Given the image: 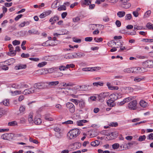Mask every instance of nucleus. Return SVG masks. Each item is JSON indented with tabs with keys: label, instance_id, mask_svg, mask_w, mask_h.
Listing matches in <instances>:
<instances>
[{
	"label": "nucleus",
	"instance_id": "f257e3e1",
	"mask_svg": "<svg viewBox=\"0 0 153 153\" xmlns=\"http://www.w3.org/2000/svg\"><path fill=\"white\" fill-rule=\"evenodd\" d=\"M80 131L77 128H74L70 131L67 134L70 139L76 138L80 134Z\"/></svg>",
	"mask_w": 153,
	"mask_h": 153
},
{
	"label": "nucleus",
	"instance_id": "f03ea898",
	"mask_svg": "<svg viewBox=\"0 0 153 153\" xmlns=\"http://www.w3.org/2000/svg\"><path fill=\"white\" fill-rule=\"evenodd\" d=\"M142 65L145 68L153 67V61L151 60H147L142 63Z\"/></svg>",
	"mask_w": 153,
	"mask_h": 153
},
{
	"label": "nucleus",
	"instance_id": "7ed1b4c3",
	"mask_svg": "<svg viewBox=\"0 0 153 153\" xmlns=\"http://www.w3.org/2000/svg\"><path fill=\"white\" fill-rule=\"evenodd\" d=\"M66 107L71 113H73L74 112L75 108L73 104L70 102H68L66 103Z\"/></svg>",
	"mask_w": 153,
	"mask_h": 153
},
{
	"label": "nucleus",
	"instance_id": "20e7f679",
	"mask_svg": "<svg viewBox=\"0 0 153 153\" xmlns=\"http://www.w3.org/2000/svg\"><path fill=\"white\" fill-rule=\"evenodd\" d=\"M137 102L136 100H134L128 103V108L131 110H135L137 108Z\"/></svg>",
	"mask_w": 153,
	"mask_h": 153
},
{
	"label": "nucleus",
	"instance_id": "39448f33",
	"mask_svg": "<svg viewBox=\"0 0 153 153\" xmlns=\"http://www.w3.org/2000/svg\"><path fill=\"white\" fill-rule=\"evenodd\" d=\"M46 88V86L45 85V83H38L34 84L33 88H34L36 89H44Z\"/></svg>",
	"mask_w": 153,
	"mask_h": 153
},
{
	"label": "nucleus",
	"instance_id": "423d86ee",
	"mask_svg": "<svg viewBox=\"0 0 153 153\" xmlns=\"http://www.w3.org/2000/svg\"><path fill=\"white\" fill-rule=\"evenodd\" d=\"M8 47L9 48V52L7 53V55L11 56L15 55L16 54V51H14L13 48V47L12 45L11 44H9Z\"/></svg>",
	"mask_w": 153,
	"mask_h": 153
},
{
	"label": "nucleus",
	"instance_id": "0eeeda50",
	"mask_svg": "<svg viewBox=\"0 0 153 153\" xmlns=\"http://www.w3.org/2000/svg\"><path fill=\"white\" fill-rule=\"evenodd\" d=\"M36 92V89L34 88H31L25 90L23 92V94L25 95H27L32 94Z\"/></svg>",
	"mask_w": 153,
	"mask_h": 153
},
{
	"label": "nucleus",
	"instance_id": "6e6552de",
	"mask_svg": "<svg viewBox=\"0 0 153 153\" xmlns=\"http://www.w3.org/2000/svg\"><path fill=\"white\" fill-rule=\"evenodd\" d=\"M109 95L108 92L102 93L100 94L98 96V98L100 101H103L105 98Z\"/></svg>",
	"mask_w": 153,
	"mask_h": 153
},
{
	"label": "nucleus",
	"instance_id": "1a4fd4ad",
	"mask_svg": "<svg viewBox=\"0 0 153 153\" xmlns=\"http://www.w3.org/2000/svg\"><path fill=\"white\" fill-rule=\"evenodd\" d=\"M53 130L54 131L56 132L55 134L56 137L58 138H60L61 137V129L59 127H56L54 128Z\"/></svg>",
	"mask_w": 153,
	"mask_h": 153
},
{
	"label": "nucleus",
	"instance_id": "9d476101",
	"mask_svg": "<svg viewBox=\"0 0 153 153\" xmlns=\"http://www.w3.org/2000/svg\"><path fill=\"white\" fill-rule=\"evenodd\" d=\"M76 88L77 90L82 91H86L88 89V87L86 85L77 86Z\"/></svg>",
	"mask_w": 153,
	"mask_h": 153
},
{
	"label": "nucleus",
	"instance_id": "9b49d317",
	"mask_svg": "<svg viewBox=\"0 0 153 153\" xmlns=\"http://www.w3.org/2000/svg\"><path fill=\"white\" fill-rule=\"evenodd\" d=\"M135 143V142L134 141H132L131 143H128L127 144H125L123 145V148L127 149H129L133 146V145Z\"/></svg>",
	"mask_w": 153,
	"mask_h": 153
},
{
	"label": "nucleus",
	"instance_id": "f8f14e48",
	"mask_svg": "<svg viewBox=\"0 0 153 153\" xmlns=\"http://www.w3.org/2000/svg\"><path fill=\"white\" fill-rule=\"evenodd\" d=\"M120 6L122 7L127 9L131 7V4L128 2H126L125 3H121Z\"/></svg>",
	"mask_w": 153,
	"mask_h": 153
},
{
	"label": "nucleus",
	"instance_id": "ddd939ff",
	"mask_svg": "<svg viewBox=\"0 0 153 153\" xmlns=\"http://www.w3.org/2000/svg\"><path fill=\"white\" fill-rule=\"evenodd\" d=\"M74 53V56H75V58H81L82 57L84 56L85 55V54L81 52Z\"/></svg>",
	"mask_w": 153,
	"mask_h": 153
},
{
	"label": "nucleus",
	"instance_id": "4468645a",
	"mask_svg": "<svg viewBox=\"0 0 153 153\" xmlns=\"http://www.w3.org/2000/svg\"><path fill=\"white\" fill-rule=\"evenodd\" d=\"M59 20V17L57 16H55L54 17H51L49 21L51 23V25H53L54 22H56V20Z\"/></svg>",
	"mask_w": 153,
	"mask_h": 153
},
{
	"label": "nucleus",
	"instance_id": "2eb2a0df",
	"mask_svg": "<svg viewBox=\"0 0 153 153\" xmlns=\"http://www.w3.org/2000/svg\"><path fill=\"white\" fill-rule=\"evenodd\" d=\"M75 56H74V53H68L65 55V58L66 59H70L74 58Z\"/></svg>",
	"mask_w": 153,
	"mask_h": 153
},
{
	"label": "nucleus",
	"instance_id": "dca6fc26",
	"mask_svg": "<svg viewBox=\"0 0 153 153\" xmlns=\"http://www.w3.org/2000/svg\"><path fill=\"white\" fill-rule=\"evenodd\" d=\"M114 101L110 99L107 101V103L108 106L110 107L114 106L115 104L114 103Z\"/></svg>",
	"mask_w": 153,
	"mask_h": 153
},
{
	"label": "nucleus",
	"instance_id": "f3484780",
	"mask_svg": "<svg viewBox=\"0 0 153 153\" xmlns=\"http://www.w3.org/2000/svg\"><path fill=\"white\" fill-rule=\"evenodd\" d=\"M113 43H114L116 45V47H117V48L120 47L123 44V41H118L117 42L113 41Z\"/></svg>",
	"mask_w": 153,
	"mask_h": 153
},
{
	"label": "nucleus",
	"instance_id": "a211bd4d",
	"mask_svg": "<svg viewBox=\"0 0 153 153\" xmlns=\"http://www.w3.org/2000/svg\"><path fill=\"white\" fill-rule=\"evenodd\" d=\"M63 75L62 73L60 72L56 71L54 73V75L56 78L62 77Z\"/></svg>",
	"mask_w": 153,
	"mask_h": 153
},
{
	"label": "nucleus",
	"instance_id": "6ab92c4d",
	"mask_svg": "<svg viewBox=\"0 0 153 153\" xmlns=\"http://www.w3.org/2000/svg\"><path fill=\"white\" fill-rule=\"evenodd\" d=\"M137 70L139 73H142L146 71V69L144 67H138L137 68Z\"/></svg>",
	"mask_w": 153,
	"mask_h": 153
},
{
	"label": "nucleus",
	"instance_id": "aec40b11",
	"mask_svg": "<svg viewBox=\"0 0 153 153\" xmlns=\"http://www.w3.org/2000/svg\"><path fill=\"white\" fill-rule=\"evenodd\" d=\"M126 13L124 11H120L117 13V15L119 18H122L124 16Z\"/></svg>",
	"mask_w": 153,
	"mask_h": 153
},
{
	"label": "nucleus",
	"instance_id": "412c9836",
	"mask_svg": "<svg viewBox=\"0 0 153 153\" xmlns=\"http://www.w3.org/2000/svg\"><path fill=\"white\" fill-rule=\"evenodd\" d=\"M27 65H20L17 66H16L15 68L16 70L25 69L26 68Z\"/></svg>",
	"mask_w": 153,
	"mask_h": 153
},
{
	"label": "nucleus",
	"instance_id": "4be33fe9",
	"mask_svg": "<svg viewBox=\"0 0 153 153\" xmlns=\"http://www.w3.org/2000/svg\"><path fill=\"white\" fill-rule=\"evenodd\" d=\"M118 93L113 94L110 95V99L114 101L117 99Z\"/></svg>",
	"mask_w": 153,
	"mask_h": 153
},
{
	"label": "nucleus",
	"instance_id": "5701e85b",
	"mask_svg": "<svg viewBox=\"0 0 153 153\" xmlns=\"http://www.w3.org/2000/svg\"><path fill=\"white\" fill-rule=\"evenodd\" d=\"M79 107L81 108H84L85 106V103L83 100H80L79 102Z\"/></svg>",
	"mask_w": 153,
	"mask_h": 153
},
{
	"label": "nucleus",
	"instance_id": "b1692460",
	"mask_svg": "<svg viewBox=\"0 0 153 153\" xmlns=\"http://www.w3.org/2000/svg\"><path fill=\"white\" fill-rule=\"evenodd\" d=\"M28 32L29 33L31 34H39L40 33L38 32V30L33 29L32 30H28Z\"/></svg>",
	"mask_w": 153,
	"mask_h": 153
},
{
	"label": "nucleus",
	"instance_id": "393cba45",
	"mask_svg": "<svg viewBox=\"0 0 153 153\" xmlns=\"http://www.w3.org/2000/svg\"><path fill=\"white\" fill-rule=\"evenodd\" d=\"M34 123L36 125H39L42 123L40 119L38 118H35L34 119Z\"/></svg>",
	"mask_w": 153,
	"mask_h": 153
},
{
	"label": "nucleus",
	"instance_id": "a878e982",
	"mask_svg": "<svg viewBox=\"0 0 153 153\" xmlns=\"http://www.w3.org/2000/svg\"><path fill=\"white\" fill-rule=\"evenodd\" d=\"M135 98L134 97H130L124 99L123 100L125 103Z\"/></svg>",
	"mask_w": 153,
	"mask_h": 153
},
{
	"label": "nucleus",
	"instance_id": "bb28decb",
	"mask_svg": "<svg viewBox=\"0 0 153 153\" xmlns=\"http://www.w3.org/2000/svg\"><path fill=\"white\" fill-rule=\"evenodd\" d=\"M100 141L98 140H95L91 142V145L92 146H98L100 143Z\"/></svg>",
	"mask_w": 153,
	"mask_h": 153
},
{
	"label": "nucleus",
	"instance_id": "cd10ccee",
	"mask_svg": "<svg viewBox=\"0 0 153 153\" xmlns=\"http://www.w3.org/2000/svg\"><path fill=\"white\" fill-rule=\"evenodd\" d=\"M59 82L58 81H53L49 82L48 83V84L49 85L55 86L59 84Z\"/></svg>",
	"mask_w": 153,
	"mask_h": 153
},
{
	"label": "nucleus",
	"instance_id": "c85d7f7f",
	"mask_svg": "<svg viewBox=\"0 0 153 153\" xmlns=\"http://www.w3.org/2000/svg\"><path fill=\"white\" fill-rule=\"evenodd\" d=\"M140 104L141 106L144 108L145 107L147 106V103L143 100L140 101Z\"/></svg>",
	"mask_w": 153,
	"mask_h": 153
},
{
	"label": "nucleus",
	"instance_id": "c756f323",
	"mask_svg": "<svg viewBox=\"0 0 153 153\" xmlns=\"http://www.w3.org/2000/svg\"><path fill=\"white\" fill-rule=\"evenodd\" d=\"M93 85L94 86H98L99 85L100 86H102L103 85V83L100 82H94L93 83Z\"/></svg>",
	"mask_w": 153,
	"mask_h": 153
},
{
	"label": "nucleus",
	"instance_id": "7c9ffc66",
	"mask_svg": "<svg viewBox=\"0 0 153 153\" xmlns=\"http://www.w3.org/2000/svg\"><path fill=\"white\" fill-rule=\"evenodd\" d=\"M74 85V84L71 82H69L68 83L65 82L62 83V86L63 87L72 86Z\"/></svg>",
	"mask_w": 153,
	"mask_h": 153
},
{
	"label": "nucleus",
	"instance_id": "2f4dec72",
	"mask_svg": "<svg viewBox=\"0 0 153 153\" xmlns=\"http://www.w3.org/2000/svg\"><path fill=\"white\" fill-rule=\"evenodd\" d=\"M145 79L144 77L139 78L138 77H136L135 78L134 81L135 82H139L141 80H143Z\"/></svg>",
	"mask_w": 153,
	"mask_h": 153
},
{
	"label": "nucleus",
	"instance_id": "473e14b6",
	"mask_svg": "<svg viewBox=\"0 0 153 153\" xmlns=\"http://www.w3.org/2000/svg\"><path fill=\"white\" fill-rule=\"evenodd\" d=\"M2 103L5 106H7L9 105V100L8 99H6L1 102V103Z\"/></svg>",
	"mask_w": 153,
	"mask_h": 153
},
{
	"label": "nucleus",
	"instance_id": "72a5a7b5",
	"mask_svg": "<svg viewBox=\"0 0 153 153\" xmlns=\"http://www.w3.org/2000/svg\"><path fill=\"white\" fill-rule=\"evenodd\" d=\"M132 17L131 15V14H127L125 16V19L126 20H130Z\"/></svg>",
	"mask_w": 153,
	"mask_h": 153
},
{
	"label": "nucleus",
	"instance_id": "f704fd0d",
	"mask_svg": "<svg viewBox=\"0 0 153 153\" xmlns=\"http://www.w3.org/2000/svg\"><path fill=\"white\" fill-rule=\"evenodd\" d=\"M45 119L46 120L49 121H52L53 120V119L52 117H49L48 115H45Z\"/></svg>",
	"mask_w": 153,
	"mask_h": 153
},
{
	"label": "nucleus",
	"instance_id": "c9c22d12",
	"mask_svg": "<svg viewBox=\"0 0 153 153\" xmlns=\"http://www.w3.org/2000/svg\"><path fill=\"white\" fill-rule=\"evenodd\" d=\"M47 64L46 62H43L41 63H39L38 65V66L39 67H42L45 65Z\"/></svg>",
	"mask_w": 153,
	"mask_h": 153
},
{
	"label": "nucleus",
	"instance_id": "e433bc0d",
	"mask_svg": "<svg viewBox=\"0 0 153 153\" xmlns=\"http://www.w3.org/2000/svg\"><path fill=\"white\" fill-rule=\"evenodd\" d=\"M58 10L61 11L62 10H66V7L65 5H61L58 8Z\"/></svg>",
	"mask_w": 153,
	"mask_h": 153
},
{
	"label": "nucleus",
	"instance_id": "4c0bfd02",
	"mask_svg": "<svg viewBox=\"0 0 153 153\" xmlns=\"http://www.w3.org/2000/svg\"><path fill=\"white\" fill-rule=\"evenodd\" d=\"M17 125V122L16 121L9 122L8 123V125L9 126H15Z\"/></svg>",
	"mask_w": 153,
	"mask_h": 153
},
{
	"label": "nucleus",
	"instance_id": "58836bf2",
	"mask_svg": "<svg viewBox=\"0 0 153 153\" xmlns=\"http://www.w3.org/2000/svg\"><path fill=\"white\" fill-rule=\"evenodd\" d=\"M146 27L149 29L153 30V25L150 23H148L146 25Z\"/></svg>",
	"mask_w": 153,
	"mask_h": 153
},
{
	"label": "nucleus",
	"instance_id": "ea45409f",
	"mask_svg": "<svg viewBox=\"0 0 153 153\" xmlns=\"http://www.w3.org/2000/svg\"><path fill=\"white\" fill-rule=\"evenodd\" d=\"M58 2V0H56L55 1H54L52 4V7L54 8H56L57 7V4Z\"/></svg>",
	"mask_w": 153,
	"mask_h": 153
},
{
	"label": "nucleus",
	"instance_id": "a19ab883",
	"mask_svg": "<svg viewBox=\"0 0 153 153\" xmlns=\"http://www.w3.org/2000/svg\"><path fill=\"white\" fill-rule=\"evenodd\" d=\"M146 138V136L145 135H143L142 136H140L138 138V140L140 141H142L144 140Z\"/></svg>",
	"mask_w": 153,
	"mask_h": 153
},
{
	"label": "nucleus",
	"instance_id": "79ce46f5",
	"mask_svg": "<svg viewBox=\"0 0 153 153\" xmlns=\"http://www.w3.org/2000/svg\"><path fill=\"white\" fill-rule=\"evenodd\" d=\"M30 56V55L28 53L25 54L24 53H22L21 55V56L22 58H27Z\"/></svg>",
	"mask_w": 153,
	"mask_h": 153
},
{
	"label": "nucleus",
	"instance_id": "37998d69",
	"mask_svg": "<svg viewBox=\"0 0 153 153\" xmlns=\"http://www.w3.org/2000/svg\"><path fill=\"white\" fill-rule=\"evenodd\" d=\"M101 68L99 67H94L91 68L90 69L91 71H95L100 70Z\"/></svg>",
	"mask_w": 153,
	"mask_h": 153
},
{
	"label": "nucleus",
	"instance_id": "c03bdc74",
	"mask_svg": "<svg viewBox=\"0 0 153 153\" xmlns=\"http://www.w3.org/2000/svg\"><path fill=\"white\" fill-rule=\"evenodd\" d=\"M119 146V144L118 143H116L112 145V148L114 149H117Z\"/></svg>",
	"mask_w": 153,
	"mask_h": 153
},
{
	"label": "nucleus",
	"instance_id": "a18cd8bd",
	"mask_svg": "<svg viewBox=\"0 0 153 153\" xmlns=\"http://www.w3.org/2000/svg\"><path fill=\"white\" fill-rule=\"evenodd\" d=\"M12 43L13 45H19L20 44V42L19 41L15 40Z\"/></svg>",
	"mask_w": 153,
	"mask_h": 153
},
{
	"label": "nucleus",
	"instance_id": "49530a36",
	"mask_svg": "<svg viewBox=\"0 0 153 153\" xmlns=\"http://www.w3.org/2000/svg\"><path fill=\"white\" fill-rule=\"evenodd\" d=\"M107 85L108 87V88L111 90H114V86L111 85V84L109 82H108L107 83Z\"/></svg>",
	"mask_w": 153,
	"mask_h": 153
},
{
	"label": "nucleus",
	"instance_id": "de8ad7c7",
	"mask_svg": "<svg viewBox=\"0 0 153 153\" xmlns=\"http://www.w3.org/2000/svg\"><path fill=\"white\" fill-rule=\"evenodd\" d=\"M94 40L96 42H102L103 40V39L102 38H97L95 37L94 38Z\"/></svg>",
	"mask_w": 153,
	"mask_h": 153
},
{
	"label": "nucleus",
	"instance_id": "09e8293b",
	"mask_svg": "<svg viewBox=\"0 0 153 153\" xmlns=\"http://www.w3.org/2000/svg\"><path fill=\"white\" fill-rule=\"evenodd\" d=\"M71 101L74 103L76 105H78L79 103L78 100L75 99H72Z\"/></svg>",
	"mask_w": 153,
	"mask_h": 153
},
{
	"label": "nucleus",
	"instance_id": "8fccbe9b",
	"mask_svg": "<svg viewBox=\"0 0 153 153\" xmlns=\"http://www.w3.org/2000/svg\"><path fill=\"white\" fill-rule=\"evenodd\" d=\"M73 40L74 42L77 43H80L81 41V39H77L75 38H73Z\"/></svg>",
	"mask_w": 153,
	"mask_h": 153
},
{
	"label": "nucleus",
	"instance_id": "3c124183",
	"mask_svg": "<svg viewBox=\"0 0 153 153\" xmlns=\"http://www.w3.org/2000/svg\"><path fill=\"white\" fill-rule=\"evenodd\" d=\"M75 67V65L73 64H67L66 66V68H69L70 67L71 68H74Z\"/></svg>",
	"mask_w": 153,
	"mask_h": 153
},
{
	"label": "nucleus",
	"instance_id": "603ef678",
	"mask_svg": "<svg viewBox=\"0 0 153 153\" xmlns=\"http://www.w3.org/2000/svg\"><path fill=\"white\" fill-rule=\"evenodd\" d=\"M73 123V122L71 120H68L66 121L65 122L62 123L63 124H72Z\"/></svg>",
	"mask_w": 153,
	"mask_h": 153
},
{
	"label": "nucleus",
	"instance_id": "864d4df0",
	"mask_svg": "<svg viewBox=\"0 0 153 153\" xmlns=\"http://www.w3.org/2000/svg\"><path fill=\"white\" fill-rule=\"evenodd\" d=\"M50 57L49 56H45L42 58V59L44 60L49 61L50 60L49 58Z\"/></svg>",
	"mask_w": 153,
	"mask_h": 153
},
{
	"label": "nucleus",
	"instance_id": "5fc2aeb1",
	"mask_svg": "<svg viewBox=\"0 0 153 153\" xmlns=\"http://www.w3.org/2000/svg\"><path fill=\"white\" fill-rule=\"evenodd\" d=\"M84 4L86 5H88L91 3V1L90 0H84Z\"/></svg>",
	"mask_w": 153,
	"mask_h": 153
},
{
	"label": "nucleus",
	"instance_id": "6e6d98bb",
	"mask_svg": "<svg viewBox=\"0 0 153 153\" xmlns=\"http://www.w3.org/2000/svg\"><path fill=\"white\" fill-rule=\"evenodd\" d=\"M29 140L30 142H33L34 143L37 144L38 143V141L36 140H33L31 137H30Z\"/></svg>",
	"mask_w": 153,
	"mask_h": 153
},
{
	"label": "nucleus",
	"instance_id": "4d7b16f0",
	"mask_svg": "<svg viewBox=\"0 0 153 153\" xmlns=\"http://www.w3.org/2000/svg\"><path fill=\"white\" fill-rule=\"evenodd\" d=\"M118 125V124L117 123H110L109 124V126H111L112 127L114 126V127H116Z\"/></svg>",
	"mask_w": 153,
	"mask_h": 153
},
{
	"label": "nucleus",
	"instance_id": "13d9d810",
	"mask_svg": "<svg viewBox=\"0 0 153 153\" xmlns=\"http://www.w3.org/2000/svg\"><path fill=\"white\" fill-rule=\"evenodd\" d=\"M8 21L7 20L4 21L1 24V26L2 27H4L6 26V24L7 23Z\"/></svg>",
	"mask_w": 153,
	"mask_h": 153
},
{
	"label": "nucleus",
	"instance_id": "bf43d9fd",
	"mask_svg": "<svg viewBox=\"0 0 153 153\" xmlns=\"http://www.w3.org/2000/svg\"><path fill=\"white\" fill-rule=\"evenodd\" d=\"M8 134L7 133H6L4 134H2L1 137V138L4 140H7V136L8 135Z\"/></svg>",
	"mask_w": 153,
	"mask_h": 153
},
{
	"label": "nucleus",
	"instance_id": "052dcab7",
	"mask_svg": "<svg viewBox=\"0 0 153 153\" xmlns=\"http://www.w3.org/2000/svg\"><path fill=\"white\" fill-rule=\"evenodd\" d=\"M93 39L92 37H87L85 38V41L86 42H91Z\"/></svg>",
	"mask_w": 153,
	"mask_h": 153
},
{
	"label": "nucleus",
	"instance_id": "680f3d73",
	"mask_svg": "<svg viewBox=\"0 0 153 153\" xmlns=\"http://www.w3.org/2000/svg\"><path fill=\"white\" fill-rule=\"evenodd\" d=\"M134 30H142L143 29V27L141 26H134Z\"/></svg>",
	"mask_w": 153,
	"mask_h": 153
},
{
	"label": "nucleus",
	"instance_id": "e2e57ef3",
	"mask_svg": "<svg viewBox=\"0 0 153 153\" xmlns=\"http://www.w3.org/2000/svg\"><path fill=\"white\" fill-rule=\"evenodd\" d=\"M115 24L117 27H119L121 25V22L120 21L117 20L116 21Z\"/></svg>",
	"mask_w": 153,
	"mask_h": 153
},
{
	"label": "nucleus",
	"instance_id": "0e129e2a",
	"mask_svg": "<svg viewBox=\"0 0 153 153\" xmlns=\"http://www.w3.org/2000/svg\"><path fill=\"white\" fill-rule=\"evenodd\" d=\"M46 16V13H45V12L43 13H42L39 16V17L40 18L42 19L45 18V17Z\"/></svg>",
	"mask_w": 153,
	"mask_h": 153
},
{
	"label": "nucleus",
	"instance_id": "69168bd1",
	"mask_svg": "<svg viewBox=\"0 0 153 153\" xmlns=\"http://www.w3.org/2000/svg\"><path fill=\"white\" fill-rule=\"evenodd\" d=\"M80 18L77 16L73 19V21L74 22H77L79 21Z\"/></svg>",
	"mask_w": 153,
	"mask_h": 153
},
{
	"label": "nucleus",
	"instance_id": "338daca9",
	"mask_svg": "<svg viewBox=\"0 0 153 153\" xmlns=\"http://www.w3.org/2000/svg\"><path fill=\"white\" fill-rule=\"evenodd\" d=\"M132 69L131 68H128L126 69H125L124 70V71L125 72H126L128 73H130L131 72Z\"/></svg>",
	"mask_w": 153,
	"mask_h": 153
},
{
	"label": "nucleus",
	"instance_id": "774afa93",
	"mask_svg": "<svg viewBox=\"0 0 153 153\" xmlns=\"http://www.w3.org/2000/svg\"><path fill=\"white\" fill-rule=\"evenodd\" d=\"M23 16V15L22 14H20L19 15H18L17 16H16L15 18V21H17L19 19L21 18L22 16Z\"/></svg>",
	"mask_w": 153,
	"mask_h": 153
}]
</instances>
